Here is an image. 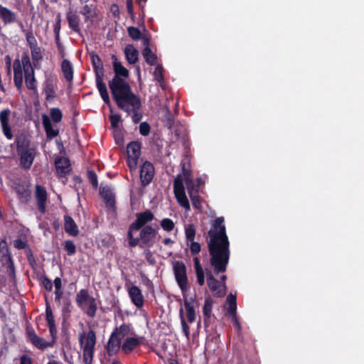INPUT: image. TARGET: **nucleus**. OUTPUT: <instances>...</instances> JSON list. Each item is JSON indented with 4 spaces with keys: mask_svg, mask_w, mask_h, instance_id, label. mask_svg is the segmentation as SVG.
I'll return each instance as SVG.
<instances>
[{
    "mask_svg": "<svg viewBox=\"0 0 364 364\" xmlns=\"http://www.w3.org/2000/svg\"><path fill=\"white\" fill-rule=\"evenodd\" d=\"M224 221L223 217L216 218L208 232L210 264L215 275L226 272L230 257V241Z\"/></svg>",
    "mask_w": 364,
    "mask_h": 364,
    "instance_id": "obj_1",
    "label": "nucleus"
},
{
    "mask_svg": "<svg viewBox=\"0 0 364 364\" xmlns=\"http://www.w3.org/2000/svg\"><path fill=\"white\" fill-rule=\"evenodd\" d=\"M112 58L113 60L114 76L109 82V87L112 98L115 99L133 92L129 83L122 78H127L129 77V70L117 60L116 55H112Z\"/></svg>",
    "mask_w": 364,
    "mask_h": 364,
    "instance_id": "obj_2",
    "label": "nucleus"
},
{
    "mask_svg": "<svg viewBox=\"0 0 364 364\" xmlns=\"http://www.w3.org/2000/svg\"><path fill=\"white\" fill-rule=\"evenodd\" d=\"M117 107L122 110L129 113L131 112L129 107H132L133 115L132 117L134 123H139L142 119V114L139 112L141 109V101L139 96L134 92L113 99Z\"/></svg>",
    "mask_w": 364,
    "mask_h": 364,
    "instance_id": "obj_3",
    "label": "nucleus"
},
{
    "mask_svg": "<svg viewBox=\"0 0 364 364\" xmlns=\"http://www.w3.org/2000/svg\"><path fill=\"white\" fill-rule=\"evenodd\" d=\"M131 332V324L122 323L114 328L107 341L105 348L109 357L118 353L120 350L122 341L127 338Z\"/></svg>",
    "mask_w": 364,
    "mask_h": 364,
    "instance_id": "obj_4",
    "label": "nucleus"
},
{
    "mask_svg": "<svg viewBox=\"0 0 364 364\" xmlns=\"http://www.w3.org/2000/svg\"><path fill=\"white\" fill-rule=\"evenodd\" d=\"M205 274L207 277V284L213 296L216 297L223 296L225 294L227 276H220V279L222 284H220L210 269H205Z\"/></svg>",
    "mask_w": 364,
    "mask_h": 364,
    "instance_id": "obj_5",
    "label": "nucleus"
},
{
    "mask_svg": "<svg viewBox=\"0 0 364 364\" xmlns=\"http://www.w3.org/2000/svg\"><path fill=\"white\" fill-rule=\"evenodd\" d=\"M173 271L176 283L183 294L187 290L188 284L186 266L182 261H174Z\"/></svg>",
    "mask_w": 364,
    "mask_h": 364,
    "instance_id": "obj_6",
    "label": "nucleus"
},
{
    "mask_svg": "<svg viewBox=\"0 0 364 364\" xmlns=\"http://www.w3.org/2000/svg\"><path fill=\"white\" fill-rule=\"evenodd\" d=\"M183 181L182 175H177L173 181V192L178 203L186 210H189L191 207L186 195Z\"/></svg>",
    "mask_w": 364,
    "mask_h": 364,
    "instance_id": "obj_7",
    "label": "nucleus"
},
{
    "mask_svg": "<svg viewBox=\"0 0 364 364\" xmlns=\"http://www.w3.org/2000/svg\"><path fill=\"white\" fill-rule=\"evenodd\" d=\"M141 144L138 141H131L127 144V165L131 170L135 169L138 159L141 156Z\"/></svg>",
    "mask_w": 364,
    "mask_h": 364,
    "instance_id": "obj_8",
    "label": "nucleus"
},
{
    "mask_svg": "<svg viewBox=\"0 0 364 364\" xmlns=\"http://www.w3.org/2000/svg\"><path fill=\"white\" fill-rule=\"evenodd\" d=\"M26 334L29 341L39 350H44L48 348L53 347L55 344L54 341H46L44 338L39 337L33 329H27Z\"/></svg>",
    "mask_w": 364,
    "mask_h": 364,
    "instance_id": "obj_9",
    "label": "nucleus"
},
{
    "mask_svg": "<svg viewBox=\"0 0 364 364\" xmlns=\"http://www.w3.org/2000/svg\"><path fill=\"white\" fill-rule=\"evenodd\" d=\"M144 337H127L120 345V350L126 355L132 353L136 348L144 343Z\"/></svg>",
    "mask_w": 364,
    "mask_h": 364,
    "instance_id": "obj_10",
    "label": "nucleus"
},
{
    "mask_svg": "<svg viewBox=\"0 0 364 364\" xmlns=\"http://www.w3.org/2000/svg\"><path fill=\"white\" fill-rule=\"evenodd\" d=\"M136 220L129 225L132 230H139L146 224L154 219V215L150 210H146L142 213H137Z\"/></svg>",
    "mask_w": 364,
    "mask_h": 364,
    "instance_id": "obj_11",
    "label": "nucleus"
},
{
    "mask_svg": "<svg viewBox=\"0 0 364 364\" xmlns=\"http://www.w3.org/2000/svg\"><path fill=\"white\" fill-rule=\"evenodd\" d=\"M157 230L151 225H146L141 229L139 237L142 245L151 247L154 243Z\"/></svg>",
    "mask_w": 364,
    "mask_h": 364,
    "instance_id": "obj_12",
    "label": "nucleus"
},
{
    "mask_svg": "<svg viewBox=\"0 0 364 364\" xmlns=\"http://www.w3.org/2000/svg\"><path fill=\"white\" fill-rule=\"evenodd\" d=\"M155 173L153 164L146 161L140 168V179L143 186H148L152 181Z\"/></svg>",
    "mask_w": 364,
    "mask_h": 364,
    "instance_id": "obj_13",
    "label": "nucleus"
},
{
    "mask_svg": "<svg viewBox=\"0 0 364 364\" xmlns=\"http://www.w3.org/2000/svg\"><path fill=\"white\" fill-rule=\"evenodd\" d=\"M35 198L39 212L42 214L46 213L48 193L44 187L38 184L36 185Z\"/></svg>",
    "mask_w": 364,
    "mask_h": 364,
    "instance_id": "obj_14",
    "label": "nucleus"
},
{
    "mask_svg": "<svg viewBox=\"0 0 364 364\" xmlns=\"http://www.w3.org/2000/svg\"><path fill=\"white\" fill-rule=\"evenodd\" d=\"M66 20L71 31L77 34L81 33V19L77 11L69 9L66 12Z\"/></svg>",
    "mask_w": 364,
    "mask_h": 364,
    "instance_id": "obj_15",
    "label": "nucleus"
},
{
    "mask_svg": "<svg viewBox=\"0 0 364 364\" xmlns=\"http://www.w3.org/2000/svg\"><path fill=\"white\" fill-rule=\"evenodd\" d=\"M55 166L58 177H65L72 170L70 161L69 159L65 157L59 156L56 158Z\"/></svg>",
    "mask_w": 364,
    "mask_h": 364,
    "instance_id": "obj_16",
    "label": "nucleus"
},
{
    "mask_svg": "<svg viewBox=\"0 0 364 364\" xmlns=\"http://www.w3.org/2000/svg\"><path fill=\"white\" fill-rule=\"evenodd\" d=\"M182 176L185 181L187 191L189 196L198 193L199 186H196L192 178L191 171L185 167V164H182Z\"/></svg>",
    "mask_w": 364,
    "mask_h": 364,
    "instance_id": "obj_17",
    "label": "nucleus"
},
{
    "mask_svg": "<svg viewBox=\"0 0 364 364\" xmlns=\"http://www.w3.org/2000/svg\"><path fill=\"white\" fill-rule=\"evenodd\" d=\"M20 157V165L21 166L27 170L31 168L36 156L35 149H30L28 150L17 152Z\"/></svg>",
    "mask_w": 364,
    "mask_h": 364,
    "instance_id": "obj_18",
    "label": "nucleus"
},
{
    "mask_svg": "<svg viewBox=\"0 0 364 364\" xmlns=\"http://www.w3.org/2000/svg\"><path fill=\"white\" fill-rule=\"evenodd\" d=\"M100 195L104 200L106 206L112 210H114L115 207V196L111 189L108 186H103L100 188Z\"/></svg>",
    "mask_w": 364,
    "mask_h": 364,
    "instance_id": "obj_19",
    "label": "nucleus"
},
{
    "mask_svg": "<svg viewBox=\"0 0 364 364\" xmlns=\"http://www.w3.org/2000/svg\"><path fill=\"white\" fill-rule=\"evenodd\" d=\"M11 111L9 109L2 110L0 112V122L2 127V131L5 136L8 139H11L14 135L11 132V127L9 125V116Z\"/></svg>",
    "mask_w": 364,
    "mask_h": 364,
    "instance_id": "obj_20",
    "label": "nucleus"
},
{
    "mask_svg": "<svg viewBox=\"0 0 364 364\" xmlns=\"http://www.w3.org/2000/svg\"><path fill=\"white\" fill-rule=\"evenodd\" d=\"M56 84L51 76H47L44 82L43 92L46 95V100L48 102H52L56 97L55 93Z\"/></svg>",
    "mask_w": 364,
    "mask_h": 364,
    "instance_id": "obj_21",
    "label": "nucleus"
},
{
    "mask_svg": "<svg viewBox=\"0 0 364 364\" xmlns=\"http://www.w3.org/2000/svg\"><path fill=\"white\" fill-rule=\"evenodd\" d=\"M83 2V0L82 3ZM85 4L82 6L80 14L84 16L85 21H92L97 17V5L95 4L89 3V0L84 1Z\"/></svg>",
    "mask_w": 364,
    "mask_h": 364,
    "instance_id": "obj_22",
    "label": "nucleus"
},
{
    "mask_svg": "<svg viewBox=\"0 0 364 364\" xmlns=\"http://www.w3.org/2000/svg\"><path fill=\"white\" fill-rule=\"evenodd\" d=\"M129 295L132 302L137 307L141 308L144 305V296L141 289L136 286H132L129 289Z\"/></svg>",
    "mask_w": 364,
    "mask_h": 364,
    "instance_id": "obj_23",
    "label": "nucleus"
},
{
    "mask_svg": "<svg viewBox=\"0 0 364 364\" xmlns=\"http://www.w3.org/2000/svg\"><path fill=\"white\" fill-rule=\"evenodd\" d=\"M14 81L16 88L21 90L23 86V71L18 59H16L14 62Z\"/></svg>",
    "mask_w": 364,
    "mask_h": 364,
    "instance_id": "obj_24",
    "label": "nucleus"
},
{
    "mask_svg": "<svg viewBox=\"0 0 364 364\" xmlns=\"http://www.w3.org/2000/svg\"><path fill=\"white\" fill-rule=\"evenodd\" d=\"M0 18L4 24L6 25L16 22L17 15L11 10L0 4Z\"/></svg>",
    "mask_w": 364,
    "mask_h": 364,
    "instance_id": "obj_25",
    "label": "nucleus"
},
{
    "mask_svg": "<svg viewBox=\"0 0 364 364\" xmlns=\"http://www.w3.org/2000/svg\"><path fill=\"white\" fill-rule=\"evenodd\" d=\"M64 228L65 232L71 236L75 237L79 234V230L75 220L68 215L64 216Z\"/></svg>",
    "mask_w": 364,
    "mask_h": 364,
    "instance_id": "obj_26",
    "label": "nucleus"
},
{
    "mask_svg": "<svg viewBox=\"0 0 364 364\" xmlns=\"http://www.w3.org/2000/svg\"><path fill=\"white\" fill-rule=\"evenodd\" d=\"M184 297V307L186 311L187 318L189 323H193L196 321V311L193 306L194 299L191 298L188 299L185 294H183Z\"/></svg>",
    "mask_w": 364,
    "mask_h": 364,
    "instance_id": "obj_27",
    "label": "nucleus"
},
{
    "mask_svg": "<svg viewBox=\"0 0 364 364\" xmlns=\"http://www.w3.org/2000/svg\"><path fill=\"white\" fill-rule=\"evenodd\" d=\"M43 125L44 127L47 138L52 139L58 135L59 131L53 129L51 122L46 114L43 115Z\"/></svg>",
    "mask_w": 364,
    "mask_h": 364,
    "instance_id": "obj_28",
    "label": "nucleus"
},
{
    "mask_svg": "<svg viewBox=\"0 0 364 364\" xmlns=\"http://www.w3.org/2000/svg\"><path fill=\"white\" fill-rule=\"evenodd\" d=\"M124 55L127 62L131 64H135L139 59V51L133 45H127L124 49Z\"/></svg>",
    "mask_w": 364,
    "mask_h": 364,
    "instance_id": "obj_29",
    "label": "nucleus"
},
{
    "mask_svg": "<svg viewBox=\"0 0 364 364\" xmlns=\"http://www.w3.org/2000/svg\"><path fill=\"white\" fill-rule=\"evenodd\" d=\"M80 309L90 318H94L96 316L97 304L96 299L93 297L90 299L87 304H85Z\"/></svg>",
    "mask_w": 364,
    "mask_h": 364,
    "instance_id": "obj_30",
    "label": "nucleus"
},
{
    "mask_svg": "<svg viewBox=\"0 0 364 364\" xmlns=\"http://www.w3.org/2000/svg\"><path fill=\"white\" fill-rule=\"evenodd\" d=\"M91 61H92V67H93V69H94V71L95 73V77H96L97 76L103 77L104 76V67H103L102 61L101 58H100V56L96 53H93L91 55Z\"/></svg>",
    "mask_w": 364,
    "mask_h": 364,
    "instance_id": "obj_31",
    "label": "nucleus"
},
{
    "mask_svg": "<svg viewBox=\"0 0 364 364\" xmlns=\"http://www.w3.org/2000/svg\"><path fill=\"white\" fill-rule=\"evenodd\" d=\"M85 338L86 339V341L84 348H95L96 344V334L94 330L90 329L87 332L86 336L82 335L80 337L79 341L81 345H82Z\"/></svg>",
    "mask_w": 364,
    "mask_h": 364,
    "instance_id": "obj_32",
    "label": "nucleus"
},
{
    "mask_svg": "<svg viewBox=\"0 0 364 364\" xmlns=\"http://www.w3.org/2000/svg\"><path fill=\"white\" fill-rule=\"evenodd\" d=\"M213 301L210 297H208L205 300V303L203 307V314L204 318L205 326H207L210 323V319L212 316V308Z\"/></svg>",
    "mask_w": 364,
    "mask_h": 364,
    "instance_id": "obj_33",
    "label": "nucleus"
},
{
    "mask_svg": "<svg viewBox=\"0 0 364 364\" xmlns=\"http://www.w3.org/2000/svg\"><path fill=\"white\" fill-rule=\"evenodd\" d=\"M61 70L65 80L71 83L73 80V68L68 60H63L61 63Z\"/></svg>",
    "mask_w": 364,
    "mask_h": 364,
    "instance_id": "obj_34",
    "label": "nucleus"
},
{
    "mask_svg": "<svg viewBox=\"0 0 364 364\" xmlns=\"http://www.w3.org/2000/svg\"><path fill=\"white\" fill-rule=\"evenodd\" d=\"M16 192L19 200L23 203H27L31 199V191L23 185L18 184L16 187Z\"/></svg>",
    "mask_w": 364,
    "mask_h": 364,
    "instance_id": "obj_35",
    "label": "nucleus"
},
{
    "mask_svg": "<svg viewBox=\"0 0 364 364\" xmlns=\"http://www.w3.org/2000/svg\"><path fill=\"white\" fill-rule=\"evenodd\" d=\"M92 298L93 296H91L90 295L88 289H82L77 293L75 301L77 306L80 309L82 308L85 304H87V302L89 301L90 299Z\"/></svg>",
    "mask_w": 364,
    "mask_h": 364,
    "instance_id": "obj_36",
    "label": "nucleus"
},
{
    "mask_svg": "<svg viewBox=\"0 0 364 364\" xmlns=\"http://www.w3.org/2000/svg\"><path fill=\"white\" fill-rule=\"evenodd\" d=\"M15 142L16 144V151L17 152H20L22 151H25V150L31 149L30 147L31 141H30L29 139L23 134L17 136Z\"/></svg>",
    "mask_w": 364,
    "mask_h": 364,
    "instance_id": "obj_37",
    "label": "nucleus"
},
{
    "mask_svg": "<svg viewBox=\"0 0 364 364\" xmlns=\"http://www.w3.org/2000/svg\"><path fill=\"white\" fill-rule=\"evenodd\" d=\"M25 84L28 90L36 92L37 91V82L35 77L34 70L24 73Z\"/></svg>",
    "mask_w": 364,
    "mask_h": 364,
    "instance_id": "obj_38",
    "label": "nucleus"
},
{
    "mask_svg": "<svg viewBox=\"0 0 364 364\" xmlns=\"http://www.w3.org/2000/svg\"><path fill=\"white\" fill-rule=\"evenodd\" d=\"M1 261L3 262L7 259H12V255L5 237L0 241Z\"/></svg>",
    "mask_w": 364,
    "mask_h": 364,
    "instance_id": "obj_39",
    "label": "nucleus"
},
{
    "mask_svg": "<svg viewBox=\"0 0 364 364\" xmlns=\"http://www.w3.org/2000/svg\"><path fill=\"white\" fill-rule=\"evenodd\" d=\"M142 55L145 61L150 65H154L157 62V56L154 54L150 47L144 48L142 50Z\"/></svg>",
    "mask_w": 364,
    "mask_h": 364,
    "instance_id": "obj_40",
    "label": "nucleus"
},
{
    "mask_svg": "<svg viewBox=\"0 0 364 364\" xmlns=\"http://www.w3.org/2000/svg\"><path fill=\"white\" fill-rule=\"evenodd\" d=\"M227 301L228 302L229 308L228 310V314L230 316H235L237 313V298L236 296L232 294H229L227 297Z\"/></svg>",
    "mask_w": 364,
    "mask_h": 364,
    "instance_id": "obj_41",
    "label": "nucleus"
},
{
    "mask_svg": "<svg viewBox=\"0 0 364 364\" xmlns=\"http://www.w3.org/2000/svg\"><path fill=\"white\" fill-rule=\"evenodd\" d=\"M46 316L48 328L55 327L54 316L53 314L50 304L47 300L46 304Z\"/></svg>",
    "mask_w": 364,
    "mask_h": 364,
    "instance_id": "obj_42",
    "label": "nucleus"
},
{
    "mask_svg": "<svg viewBox=\"0 0 364 364\" xmlns=\"http://www.w3.org/2000/svg\"><path fill=\"white\" fill-rule=\"evenodd\" d=\"M31 49V58L33 60V63L36 66V63H38L41 60L43 59L42 50L41 48L38 46L33 47Z\"/></svg>",
    "mask_w": 364,
    "mask_h": 364,
    "instance_id": "obj_43",
    "label": "nucleus"
},
{
    "mask_svg": "<svg viewBox=\"0 0 364 364\" xmlns=\"http://www.w3.org/2000/svg\"><path fill=\"white\" fill-rule=\"evenodd\" d=\"M196 232V228L193 224H188L185 227V235L187 244H189V242H193V240H195Z\"/></svg>",
    "mask_w": 364,
    "mask_h": 364,
    "instance_id": "obj_44",
    "label": "nucleus"
},
{
    "mask_svg": "<svg viewBox=\"0 0 364 364\" xmlns=\"http://www.w3.org/2000/svg\"><path fill=\"white\" fill-rule=\"evenodd\" d=\"M4 266H5L7 269V273L10 278L15 279L16 273H15V265L12 259H7L6 261L3 262Z\"/></svg>",
    "mask_w": 364,
    "mask_h": 364,
    "instance_id": "obj_45",
    "label": "nucleus"
},
{
    "mask_svg": "<svg viewBox=\"0 0 364 364\" xmlns=\"http://www.w3.org/2000/svg\"><path fill=\"white\" fill-rule=\"evenodd\" d=\"M179 316H180V318H181L183 332L185 336L186 337V338L188 340L190 338V328L185 320L183 308L180 309Z\"/></svg>",
    "mask_w": 364,
    "mask_h": 364,
    "instance_id": "obj_46",
    "label": "nucleus"
},
{
    "mask_svg": "<svg viewBox=\"0 0 364 364\" xmlns=\"http://www.w3.org/2000/svg\"><path fill=\"white\" fill-rule=\"evenodd\" d=\"M50 116L51 119L55 123H59L61 122L63 118V114L61 110L59 108L53 107L50 110Z\"/></svg>",
    "mask_w": 364,
    "mask_h": 364,
    "instance_id": "obj_47",
    "label": "nucleus"
},
{
    "mask_svg": "<svg viewBox=\"0 0 364 364\" xmlns=\"http://www.w3.org/2000/svg\"><path fill=\"white\" fill-rule=\"evenodd\" d=\"M95 348H83V360L85 364H92Z\"/></svg>",
    "mask_w": 364,
    "mask_h": 364,
    "instance_id": "obj_48",
    "label": "nucleus"
},
{
    "mask_svg": "<svg viewBox=\"0 0 364 364\" xmlns=\"http://www.w3.org/2000/svg\"><path fill=\"white\" fill-rule=\"evenodd\" d=\"M163 122L168 129H171L174 124V117L168 109L164 117Z\"/></svg>",
    "mask_w": 364,
    "mask_h": 364,
    "instance_id": "obj_49",
    "label": "nucleus"
},
{
    "mask_svg": "<svg viewBox=\"0 0 364 364\" xmlns=\"http://www.w3.org/2000/svg\"><path fill=\"white\" fill-rule=\"evenodd\" d=\"M129 36L134 41L139 40L141 38V33L139 28L134 26H129L127 28Z\"/></svg>",
    "mask_w": 364,
    "mask_h": 364,
    "instance_id": "obj_50",
    "label": "nucleus"
},
{
    "mask_svg": "<svg viewBox=\"0 0 364 364\" xmlns=\"http://www.w3.org/2000/svg\"><path fill=\"white\" fill-rule=\"evenodd\" d=\"M161 226L165 230L171 232L174 229L175 224L170 218H164L161 221Z\"/></svg>",
    "mask_w": 364,
    "mask_h": 364,
    "instance_id": "obj_51",
    "label": "nucleus"
},
{
    "mask_svg": "<svg viewBox=\"0 0 364 364\" xmlns=\"http://www.w3.org/2000/svg\"><path fill=\"white\" fill-rule=\"evenodd\" d=\"M64 250L70 256L76 253V246L72 240H68L64 242Z\"/></svg>",
    "mask_w": 364,
    "mask_h": 364,
    "instance_id": "obj_52",
    "label": "nucleus"
},
{
    "mask_svg": "<svg viewBox=\"0 0 364 364\" xmlns=\"http://www.w3.org/2000/svg\"><path fill=\"white\" fill-rule=\"evenodd\" d=\"M136 231L135 230H132L131 227H129L127 237L129 240V245L130 247H136L139 244V241H141L140 237H134L133 232Z\"/></svg>",
    "mask_w": 364,
    "mask_h": 364,
    "instance_id": "obj_53",
    "label": "nucleus"
},
{
    "mask_svg": "<svg viewBox=\"0 0 364 364\" xmlns=\"http://www.w3.org/2000/svg\"><path fill=\"white\" fill-rule=\"evenodd\" d=\"M154 79L159 82L161 83L164 82V68L161 65H157L154 72Z\"/></svg>",
    "mask_w": 364,
    "mask_h": 364,
    "instance_id": "obj_54",
    "label": "nucleus"
},
{
    "mask_svg": "<svg viewBox=\"0 0 364 364\" xmlns=\"http://www.w3.org/2000/svg\"><path fill=\"white\" fill-rule=\"evenodd\" d=\"M87 178L93 188L97 189L98 188V180L96 173L92 170H87Z\"/></svg>",
    "mask_w": 364,
    "mask_h": 364,
    "instance_id": "obj_55",
    "label": "nucleus"
},
{
    "mask_svg": "<svg viewBox=\"0 0 364 364\" xmlns=\"http://www.w3.org/2000/svg\"><path fill=\"white\" fill-rule=\"evenodd\" d=\"M26 39L27 45L29 46L30 48L38 46L37 40L36 39L31 31H29L26 33Z\"/></svg>",
    "mask_w": 364,
    "mask_h": 364,
    "instance_id": "obj_56",
    "label": "nucleus"
},
{
    "mask_svg": "<svg viewBox=\"0 0 364 364\" xmlns=\"http://www.w3.org/2000/svg\"><path fill=\"white\" fill-rule=\"evenodd\" d=\"M40 281L44 289L48 291H51L53 289V283L51 280L46 275H43L40 278Z\"/></svg>",
    "mask_w": 364,
    "mask_h": 364,
    "instance_id": "obj_57",
    "label": "nucleus"
},
{
    "mask_svg": "<svg viewBox=\"0 0 364 364\" xmlns=\"http://www.w3.org/2000/svg\"><path fill=\"white\" fill-rule=\"evenodd\" d=\"M193 206L196 209L201 208V198L198 193L189 196Z\"/></svg>",
    "mask_w": 364,
    "mask_h": 364,
    "instance_id": "obj_58",
    "label": "nucleus"
},
{
    "mask_svg": "<svg viewBox=\"0 0 364 364\" xmlns=\"http://www.w3.org/2000/svg\"><path fill=\"white\" fill-rule=\"evenodd\" d=\"M21 61H22V65H23V68L24 73L34 70L31 65L30 58L28 55L23 56Z\"/></svg>",
    "mask_w": 364,
    "mask_h": 364,
    "instance_id": "obj_59",
    "label": "nucleus"
},
{
    "mask_svg": "<svg viewBox=\"0 0 364 364\" xmlns=\"http://www.w3.org/2000/svg\"><path fill=\"white\" fill-rule=\"evenodd\" d=\"M188 245L190 246V251L192 255L195 256L199 254L201 250L200 243L193 240V242H189Z\"/></svg>",
    "mask_w": 364,
    "mask_h": 364,
    "instance_id": "obj_60",
    "label": "nucleus"
},
{
    "mask_svg": "<svg viewBox=\"0 0 364 364\" xmlns=\"http://www.w3.org/2000/svg\"><path fill=\"white\" fill-rule=\"evenodd\" d=\"M109 118L112 127L114 129L117 128L119 122L122 121L121 115L119 114H111Z\"/></svg>",
    "mask_w": 364,
    "mask_h": 364,
    "instance_id": "obj_61",
    "label": "nucleus"
},
{
    "mask_svg": "<svg viewBox=\"0 0 364 364\" xmlns=\"http://www.w3.org/2000/svg\"><path fill=\"white\" fill-rule=\"evenodd\" d=\"M139 133L144 136L150 134L151 127L148 122H143L139 124Z\"/></svg>",
    "mask_w": 364,
    "mask_h": 364,
    "instance_id": "obj_62",
    "label": "nucleus"
},
{
    "mask_svg": "<svg viewBox=\"0 0 364 364\" xmlns=\"http://www.w3.org/2000/svg\"><path fill=\"white\" fill-rule=\"evenodd\" d=\"M13 245L15 248L18 250H23L27 247L28 243L26 240L18 238L14 240Z\"/></svg>",
    "mask_w": 364,
    "mask_h": 364,
    "instance_id": "obj_63",
    "label": "nucleus"
},
{
    "mask_svg": "<svg viewBox=\"0 0 364 364\" xmlns=\"http://www.w3.org/2000/svg\"><path fill=\"white\" fill-rule=\"evenodd\" d=\"M205 272L203 269L196 270L198 284L203 286L205 284Z\"/></svg>",
    "mask_w": 364,
    "mask_h": 364,
    "instance_id": "obj_64",
    "label": "nucleus"
}]
</instances>
